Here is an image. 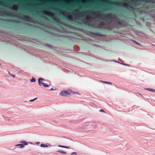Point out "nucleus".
<instances>
[{"mask_svg":"<svg viewBox=\"0 0 155 155\" xmlns=\"http://www.w3.org/2000/svg\"><path fill=\"white\" fill-rule=\"evenodd\" d=\"M144 89L146 90L155 92V90L153 89L150 88H145Z\"/></svg>","mask_w":155,"mask_h":155,"instance_id":"nucleus-9","label":"nucleus"},{"mask_svg":"<svg viewBox=\"0 0 155 155\" xmlns=\"http://www.w3.org/2000/svg\"><path fill=\"white\" fill-rule=\"evenodd\" d=\"M69 91L71 92V93H72L73 94H76V93L74 91H72V90H69Z\"/></svg>","mask_w":155,"mask_h":155,"instance_id":"nucleus-28","label":"nucleus"},{"mask_svg":"<svg viewBox=\"0 0 155 155\" xmlns=\"http://www.w3.org/2000/svg\"><path fill=\"white\" fill-rule=\"evenodd\" d=\"M55 90V89L54 88H51L50 89V90L51 91H54V90Z\"/></svg>","mask_w":155,"mask_h":155,"instance_id":"nucleus-32","label":"nucleus"},{"mask_svg":"<svg viewBox=\"0 0 155 155\" xmlns=\"http://www.w3.org/2000/svg\"><path fill=\"white\" fill-rule=\"evenodd\" d=\"M130 41H131L132 42H134V43L136 44H137L138 45H139V46H140L141 45V44L139 43L138 42H137V41H136L134 40H133V39H131Z\"/></svg>","mask_w":155,"mask_h":155,"instance_id":"nucleus-8","label":"nucleus"},{"mask_svg":"<svg viewBox=\"0 0 155 155\" xmlns=\"http://www.w3.org/2000/svg\"><path fill=\"white\" fill-rule=\"evenodd\" d=\"M59 94L60 95L63 96H66L67 95H70L69 92L67 91H61Z\"/></svg>","mask_w":155,"mask_h":155,"instance_id":"nucleus-6","label":"nucleus"},{"mask_svg":"<svg viewBox=\"0 0 155 155\" xmlns=\"http://www.w3.org/2000/svg\"><path fill=\"white\" fill-rule=\"evenodd\" d=\"M20 143H22V144L24 145H26L28 144V143L27 142L25 141H21V142H20Z\"/></svg>","mask_w":155,"mask_h":155,"instance_id":"nucleus-13","label":"nucleus"},{"mask_svg":"<svg viewBox=\"0 0 155 155\" xmlns=\"http://www.w3.org/2000/svg\"><path fill=\"white\" fill-rule=\"evenodd\" d=\"M57 152L61 153H62L64 154H66L67 153L66 152L63 151L62 150H60L57 151Z\"/></svg>","mask_w":155,"mask_h":155,"instance_id":"nucleus-17","label":"nucleus"},{"mask_svg":"<svg viewBox=\"0 0 155 155\" xmlns=\"http://www.w3.org/2000/svg\"><path fill=\"white\" fill-rule=\"evenodd\" d=\"M114 61L115 62H116L118 63H120V64H121V63H120V62H118V61H117L116 60H114Z\"/></svg>","mask_w":155,"mask_h":155,"instance_id":"nucleus-38","label":"nucleus"},{"mask_svg":"<svg viewBox=\"0 0 155 155\" xmlns=\"http://www.w3.org/2000/svg\"><path fill=\"white\" fill-rule=\"evenodd\" d=\"M58 147H59L64 148H67V149L70 148V147H67V146H62V145H59L58 146Z\"/></svg>","mask_w":155,"mask_h":155,"instance_id":"nucleus-10","label":"nucleus"},{"mask_svg":"<svg viewBox=\"0 0 155 155\" xmlns=\"http://www.w3.org/2000/svg\"><path fill=\"white\" fill-rule=\"evenodd\" d=\"M80 8H82V7H80Z\"/></svg>","mask_w":155,"mask_h":155,"instance_id":"nucleus-42","label":"nucleus"},{"mask_svg":"<svg viewBox=\"0 0 155 155\" xmlns=\"http://www.w3.org/2000/svg\"><path fill=\"white\" fill-rule=\"evenodd\" d=\"M43 86L44 87H48L49 86V85H47V84H44Z\"/></svg>","mask_w":155,"mask_h":155,"instance_id":"nucleus-29","label":"nucleus"},{"mask_svg":"<svg viewBox=\"0 0 155 155\" xmlns=\"http://www.w3.org/2000/svg\"><path fill=\"white\" fill-rule=\"evenodd\" d=\"M39 84L40 85H43L44 83H43L41 81H38Z\"/></svg>","mask_w":155,"mask_h":155,"instance_id":"nucleus-16","label":"nucleus"},{"mask_svg":"<svg viewBox=\"0 0 155 155\" xmlns=\"http://www.w3.org/2000/svg\"><path fill=\"white\" fill-rule=\"evenodd\" d=\"M99 111L100 112H104V113H105V112L104 111V110L103 109H100V110H99Z\"/></svg>","mask_w":155,"mask_h":155,"instance_id":"nucleus-31","label":"nucleus"},{"mask_svg":"<svg viewBox=\"0 0 155 155\" xmlns=\"http://www.w3.org/2000/svg\"><path fill=\"white\" fill-rule=\"evenodd\" d=\"M85 2L89 3L90 1H93V0H84Z\"/></svg>","mask_w":155,"mask_h":155,"instance_id":"nucleus-23","label":"nucleus"},{"mask_svg":"<svg viewBox=\"0 0 155 155\" xmlns=\"http://www.w3.org/2000/svg\"><path fill=\"white\" fill-rule=\"evenodd\" d=\"M87 12V11H86V12Z\"/></svg>","mask_w":155,"mask_h":155,"instance_id":"nucleus-43","label":"nucleus"},{"mask_svg":"<svg viewBox=\"0 0 155 155\" xmlns=\"http://www.w3.org/2000/svg\"><path fill=\"white\" fill-rule=\"evenodd\" d=\"M13 18H19L20 17L19 15H17L13 14Z\"/></svg>","mask_w":155,"mask_h":155,"instance_id":"nucleus-15","label":"nucleus"},{"mask_svg":"<svg viewBox=\"0 0 155 155\" xmlns=\"http://www.w3.org/2000/svg\"><path fill=\"white\" fill-rule=\"evenodd\" d=\"M35 79L34 78H32L30 80L31 82V83L35 82Z\"/></svg>","mask_w":155,"mask_h":155,"instance_id":"nucleus-20","label":"nucleus"},{"mask_svg":"<svg viewBox=\"0 0 155 155\" xmlns=\"http://www.w3.org/2000/svg\"><path fill=\"white\" fill-rule=\"evenodd\" d=\"M121 64H122L124 65L128 66H130V65L127 64H125V63H121Z\"/></svg>","mask_w":155,"mask_h":155,"instance_id":"nucleus-24","label":"nucleus"},{"mask_svg":"<svg viewBox=\"0 0 155 155\" xmlns=\"http://www.w3.org/2000/svg\"><path fill=\"white\" fill-rule=\"evenodd\" d=\"M38 81H45V79H44L43 78H39L38 79Z\"/></svg>","mask_w":155,"mask_h":155,"instance_id":"nucleus-25","label":"nucleus"},{"mask_svg":"<svg viewBox=\"0 0 155 155\" xmlns=\"http://www.w3.org/2000/svg\"><path fill=\"white\" fill-rule=\"evenodd\" d=\"M101 1H103V0H100Z\"/></svg>","mask_w":155,"mask_h":155,"instance_id":"nucleus-41","label":"nucleus"},{"mask_svg":"<svg viewBox=\"0 0 155 155\" xmlns=\"http://www.w3.org/2000/svg\"><path fill=\"white\" fill-rule=\"evenodd\" d=\"M59 31L60 32H61V31Z\"/></svg>","mask_w":155,"mask_h":155,"instance_id":"nucleus-44","label":"nucleus"},{"mask_svg":"<svg viewBox=\"0 0 155 155\" xmlns=\"http://www.w3.org/2000/svg\"><path fill=\"white\" fill-rule=\"evenodd\" d=\"M13 13L10 12H6L4 11H3L2 15L1 17L4 18H7L8 17H11L13 18Z\"/></svg>","mask_w":155,"mask_h":155,"instance_id":"nucleus-5","label":"nucleus"},{"mask_svg":"<svg viewBox=\"0 0 155 155\" xmlns=\"http://www.w3.org/2000/svg\"><path fill=\"white\" fill-rule=\"evenodd\" d=\"M27 5L28 6H29V5H32V4H31V3H27Z\"/></svg>","mask_w":155,"mask_h":155,"instance_id":"nucleus-34","label":"nucleus"},{"mask_svg":"<svg viewBox=\"0 0 155 155\" xmlns=\"http://www.w3.org/2000/svg\"><path fill=\"white\" fill-rule=\"evenodd\" d=\"M14 2V0H9L8 2H6L5 0H0V6L11 10L16 11H21L24 13L31 14L32 15H34V13L37 15L40 13L39 11L35 9H32L30 7L27 8H25V5L21 2H20L21 5V6L19 7L18 8H14L13 7V3Z\"/></svg>","mask_w":155,"mask_h":155,"instance_id":"nucleus-3","label":"nucleus"},{"mask_svg":"<svg viewBox=\"0 0 155 155\" xmlns=\"http://www.w3.org/2000/svg\"><path fill=\"white\" fill-rule=\"evenodd\" d=\"M101 23L102 25H104L105 24V23L104 22H101Z\"/></svg>","mask_w":155,"mask_h":155,"instance_id":"nucleus-36","label":"nucleus"},{"mask_svg":"<svg viewBox=\"0 0 155 155\" xmlns=\"http://www.w3.org/2000/svg\"><path fill=\"white\" fill-rule=\"evenodd\" d=\"M9 74L11 75L13 78L15 77V75H14L11 74L9 73Z\"/></svg>","mask_w":155,"mask_h":155,"instance_id":"nucleus-37","label":"nucleus"},{"mask_svg":"<svg viewBox=\"0 0 155 155\" xmlns=\"http://www.w3.org/2000/svg\"><path fill=\"white\" fill-rule=\"evenodd\" d=\"M124 21L123 19L119 20L117 18L115 21V23L118 25H120L121 27H125V25H124Z\"/></svg>","mask_w":155,"mask_h":155,"instance_id":"nucleus-4","label":"nucleus"},{"mask_svg":"<svg viewBox=\"0 0 155 155\" xmlns=\"http://www.w3.org/2000/svg\"><path fill=\"white\" fill-rule=\"evenodd\" d=\"M35 143L37 145H38V144H39L40 143V142H35Z\"/></svg>","mask_w":155,"mask_h":155,"instance_id":"nucleus-35","label":"nucleus"},{"mask_svg":"<svg viewBox=\"0 0 155 155\" xmlns=\"http://www.w3.org/2000/svg\"><path fill=\"white\" fill-rule=\"evenodd\" d=\"M16 146H19L21 148H22L24 147V145L22 144H17L15 145Z\"/></svg>","mask_w":155,"mask_h":155,"instance_id":"nucleus-12","label":"nucleus"},{"mask_svg":"<svg viewBox=\"0 0 155 155\" xmlns=\"http://www.w3.org/2000/svg\"><path fill=\"white\" fill-rule=\"evenodd\" d=\"M71 154V155H77V153L76 152H73Z\"/></svg>","mask_w":155,"mask_h":155,"instance_id":"nucleus-27","label":"nucleus"},{"mask_svg":"<svg viewBox=\"0 0 155 155\" xmlns=\"http://www.w3.org/2000/svg\"><path fill=\"white\" fill-rule=\"evenodd\" d=\"M102 82L104 83L107 84H112L110 82L105 81H102Z\"/></svg>","mask_w":155,"mask_h":155,"instance_id":"nucleus-21","label":"nucleus"},{"mask_svg":"<svg viewBox=\"0 0 155 155\" xmlns=\"http://www.w3.org/2000/svg\"><path fill=\"white\" fill-rule=\"evenodd\" d=\"M67 10L74 11V12H78L76 14L74 13V15L70 14H66L65 12L61 9H58L59 12L57 13L58 15L60 18L54 16V13L49 11L44 10L41 12V13L51 17L54 22L57 23L58 26L60 27L63 29H64L61 26V25L65 26H68V24L64 22H63L61 19L65 21L70 23L74 25L82 27V26L86 25L87 22H85L82 19L84 16L85 15L84 11L80 12L78 9H73L68 8H66Z\"/></svg>","mask_w":155,"mask_h":155,"instance_id":"nucleus-1","label":"nucleus"},{"mask_svg":"<svg viewBox=\"0 0 155 155\" xmlns=\"http://www.w3.org/2000/svg\"><path fill=\"white\" fill-rule=\"evenodd\" d=\"M23 16L25 18L28 19H30L31 18V17L29 15H24Z\"/></svg>","mask_w":155,"mask_h":155,"instance_id":"nucleus-19","label":"nucleus"},{"mask_svg":"<svg viewBox=\"0 0 155 155\" xmlns=\"http://www.w3.org/2000/svg\"><path fill=\"white\" fill-rule=\"evenodd\" d=\"M37 99V98H35L33 99L30 100L29 101L31 102H33V101H34L35 100H36Z\"/></svg>","mask_w":155,"mask_h":155,"instance_id":"nucleus-26","label":"nucleus"},{"mask_svg":"<svg viewBox=\"0 0 155 155\" xmlns=\"http://www.w3.org/2000/svg\"><path fill=\"white\" fill-rule=\"evenodd\" d=\"M45 46H48V47H49L50 48H52V47L51 45H49L48 44H45Z\"/></svg>","mask_w":155,"mask_h":155,"instance_id":"nucleus-22","label":"nucleus"},{"mask_svg":"<svg viewBox=\"0 0 155 155\" xmlns=\"http://www.w3.org/2000/svg\"><path fill=\"white\" fill-rule=\"evenodd\" d=\"M90 33H91V34L94 35H96L98 36H103V35H102L100 34H97L96 33L93 32L91 31H90Z\"/></svg>","mask_w":155,"mask_h":155,"instance_id":"nucleus-11","label":"nucleus"},{"mask_svg":"<svg viewBox=\"0 0 155 155\" xmlns=\"http://www.w3.org/2000/svg\"><path fill=\"white\" fill-rule=\"evenodd\" d=\"M29 143L30 144H32V143H31V142H29Z\"/></svg>","mask_w":155,"mask_h":155,"instance_id":"nucleus-40","label":"nucleus"},{"mask_svg":"<svg viewBox=\"0 0 155 155\" xmlns=\"http://www.w3.org/2000/svg\"><path fill=\"white\" fill-rule=\"evenodd\" d=\"M90 12L93 14V16L87 15L84 12L85 15L83 18V21L87 22L86 25L82 26V28H87L89 30H94L97 28L98 22L101 20H103L107 23L110 24L113 21V14L111 13H100L99 11H90Z\"/></svg>","mask_w":155,"mask_h":155,"instance_id":"nucleus-2","label":"nucleus"},{"mask_svg":"<svg viewBox=\"0 0 155 155\" xmlns=\"http://www.w3.org/2000/svg\"><path fill=\"white\" fill-rule=\"evenodd\" d=\"M84 7H85V8H88V7H87V5L85 4L84 5Z\"/></svg>","mask_w":155,"mask_h":155,"instance_id":"nucleus-33","label":"nucleus"},{"mask_svg":"<svg viewBox=\"0 0 155 155\" xmlns=\"http://www.w3.org/2000/svg\"><path fill=\"white\" fill-rule=\"evenodd\" d=\"M118 15L120 17H123L124 16V15L121 13L119 14Z\"/></svg>","mask_w":155,"mask_h":155,"instance_id":"nucleus-30","label":"nucleus"},{"mask_svg":"<svg viewBox=\"0 0 155 155\" xmlns=\"http://www.w3.org/2000/svg\"><path fill=\"white\" fill-rule=\"evenodd\" d=\"M49 9L54 11H57V9L56 8L51 7H49Z\"/></svg>","mask_w":155,"mask_h":155,"instance_id":"nucleus-14","label":"nucleus"},{"mask_svg":"<svg viewBox=\"0 0 155 155\" xmlns=\"http://www.w3.org/2000/svg\"><path fill=\"white\" fill-rule=\"evenodd\" d=\"M8 21L11 22L13 23H18L20 22V21H18L16 20H14V19H8L7 20Z\"/></svg>","mask_w":155,"mask_h":155,"instance_id":"nucleus-7","label":"nucleus"},{"mask_svg":"<svg viewBox=\"0 0 155 155\" xmlns=\"http://www.w3.org/2000/svg\"><path fill=\"white\" fill-rule=\"evenodd\" d=\"M40 146L42 147H48V146L45 144H41L40 145Z\"/></svg>","mask_w":155,"mask_h":155,"instance_id":"nucleus-18","label":"nucleus"},{"mask_svg":"<svg viewBox=\"0 0 155 155\" xmlns=\"http://www.w3.org/2000/svg\"><path fill=\"white\" fill-rule=\"evenodd\" d=\"M90 8H91V9H93V8H92V6H90Z\"/></svg>","mask_w":155,"mask_h":155,"instance_id":"nucleus-39","label":"nucleus"}]
</instances>
